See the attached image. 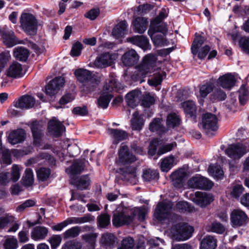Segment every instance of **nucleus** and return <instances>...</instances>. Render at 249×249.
<instances>
[{
	"label": "nucleus",
	"instance_id": "obj_43",
	"mask_svg": "<svg viewBox=\"0 0 249 249\" xmlns=\"http://www.w3.org/2000/svg\"><path fill=\"white\" fill-rule=\"evenodd\" d=\"M14 55L17 59L25 62L29 57V52L23 47L16 48L14 51Z\"/></svg>",
	"mask_w": 249,
	"mask_h": 249
},
{
	"label": "nucleus",
	"instance_id": "obj_24",
	"mask_svg": "<svg viewBox=\"0 0 249 249\" xmlns=\"http://www.w3.org/2000/svg\"><path fill=\"white\" fill-rule=\"evenodd\" d=\"M127 41L136 45L144 50L150 49L148 39L143 36H134L127 38Z\"/></svg>",
	"mask_w": 249,
	"mask_h": 249
},
{
	"label": "nucleus",
	"instance_id": "obj_26",
	"mask_svg": "<svg viewBox=\"0 0 249 249\" xmlns=\"http://www.w3.org/2000/svg\"><path fill=\"white\" fill-rule=\"evenodd\" d=\"M112 63L111 54L109 53H104L99 55L94 61V65L98 68H104L109 66Z\"/></svg>",
	"mask_w": 249,
	"mask_h": 249
},
{
	"label": "nucleus",
	"instance_id": "obj_54",
	"mask_svg": "<svg viewBox=\"0 0 249 249\" xmlns=\"http://www.w3.org/2000/svg\"><path fill=\"white\" fill-rule=\"evenodd\" d=\"M214 85L212 83H206L199 87V93L200 96L205 98L213 89Z\"/></svg>",
	"mask_w": 249,
	"mask_h": 249
},
{
	"label": "nucleus",
	"instance_id": "obj_8",
	"mask_svg": "<svg viewBox=\"0 0 249 249\" xmlns=\"http://www.w3.org/2000/svg\"><path fill=\"white\" fill-rule=\"evenodd\" d=\"M95 217L91 214L89 213L85 214L82 217H71L67 219L66 220L57 224L52 227V229L54 231H60L64 227H65L68 224H82L87 222H91L94 221Z\"/></svg>",
	"mask_w": 249,
	"mask_h": 249
},
{
	"label": "nucleus",
	"instance_id": "obj_57",
	"mask_svg": "<svg viewBox=\"0 0 249 249\" xmlns=\"http://www.w3.org/2000/svg\"><path fill=\"white\" fill-rule=\"evenodd\" d=\"M98 224L100 227L104 228L110 224V216L107 213L100 214L97 217Z\"/></svg>",
	"mask_w": 249,
	"mask_h": 249
},
{
	"label": "nucleus",
	"instance_id": "obj_17",
	"mask_svg": "<svg viewBox=\"0 0 249 249\" xmlns=\"http://www.w3.org/2000/svg\"><path fill=\"white\" fill-rule=\"evenodd\" d=\"M213 200V196L211 194L201 192H196L195 197L193 198V201L201 207H205Z\"/></svg>",
	"mask_w": 249,
	"mask_h": 249
},
{
	"label": "nucleus",
	"instance_id": "obj_29",
	"mask_svg": "<svg viewBox=\"0 0 249 249\" xmlns=\"http://www.w3.org/2000/svg\"><path fill=\"white\" fill-rule=\"evenodd\" d=\"M31 129L34 138V143L35 144H40L42 138L43 136L42 125L37 121H35L31 124Z\"/></svg>",
	"mask_w": 249,
	"mask_h": 249
},
{
	"label": "nucleus",
	"instance_id": "obj_15",
	"mask_svg": "<svg viewBox=\"0 0 249 249\" xmlns=\"http://www.w3.org/2000/svg\"><path fill=\"white\" fill-rule=\"evenodd\" d=\"M119 173L124 177V179L129 183L130 185H134L137 182V178L135 175V168L131 166L120 168ZM126 185H129L128 184Z\"/></svg>",
	"mask_w": 249,
	"mask_h": 249
},
{
	"label": "nucleus",
	"instance_id": "obj_32",
	"mask_svg": "<svg viewBox=\"0 0 249 249\" xmlns=\"http://www.w3.org/2000/svg\"><path fill=\"white\" fill-rule=\"evenodd\" d=\"M48 231V229L45 227L36 226L33 229L31 236L36 241L43 240L47 237Z\"/></svg>",
	"mask_w": 249,
	"mask_h": 249
},
{
	"label": "nucleus",
	"instance_id": "obj_13",
	"mask_svg": "<svg viewBox=\"0 0 249 249\" xmlns=\"http://www.w3.org/2000/svg\"><path fill=\"white\" fill-rule=\"evenodd\" d=\"M48 132L55 137L61 136L65 131V127L56 118L53 117L48 123Z\"/></svg>",
	"mask_w": 249,
	"mask_h": 249
},
{
	"label": "nucleus",
	"instance_id": "obj_1",
	"mask_svg": "<svg viewBox=\"0 0 249 249\" xmlns=\"http://www.w3.org/2000/svg\"><path fill=\"white\" fill-rule=\"evenodd\" d=\"M74 75L77 80L82 84L84 90L87 92L95 90L98 83L90 71L80 68L75 70Z\"/></svg>",
	"mask_w": 249,
	"mask_h": 249
},
{
	"label": "nucleus",
	"instance_id": "obj_22",
	"mask_svg": "<svg viewBox=\"0 0 249 249\" xmlns=\"http://www.w3.org/2000/svg\"><path fill=\"white\" fill-rule=\"evenodd\" d=\"M26 137L25 130L22 128H18L11 132L8 136V141L12 144H16L23 142Z\"/></svg>",
	"mask_w": 249,
	"mask_h": 249
},
{
	"label": "nucleus",
	"instance_id": "obj_47",
	"mask_svg": "<svg viewBox=\"0 0 249 249\" xmlns=\"http://www.w3.org/2000/svg\"><path fill=\"white\" fill-rule=\"evenodd\" d=\"M180 118L175 113H171L167 117L166 124L168 127L174 128L180 124Z\"/></svg>",
	"mask_w": 249,
	"mask_h": 249
},
{
	"label": "nucleus",
	"instance_id": "obj_41",
	"mask_svg": "<svg viewBox=\"0 0 249 249\" xmlns=\"http://www.w3.org/2000/svg\"><path fill=\"white\" fill-rule=\"evenodd\" d=\"M131 124L132 129L133 130L140 131L142 129L144 124V121L138 111H135L133 113V118L131 120Z\"/></svg>",
	"mask_w": 249,
	"mask_h": 249
},
{
	"label": "nucleus",
	"instance_id": "obj_2",
	"mask_svg": "<svg viewBox=\"0 0 249 249\" xmlns=\"http://www.w3.org/2000/svg\"><path fill=\"white\" fill-rule=\"evenodd\" d=\"M193 232V227L185 224L178 223L171 228L170 236L174 240L184 241L189 239Z\"/></svg>",
	"mask_w": 249,
	"mask_h": 249
},
{
	"label": "nucleus",
	"instance_id": "obj_10",
	"mask_svg": "<svg viewBox=\"0 0 249 249\" xmlns=\"http://www.w3.org/2000/svg\"><path fill=\"white\" fill-rule=\"evenodd\" d=\"M246 152V146L241 143L231 144L225 150L228 157L234 160L241 158Z\"/></svg>",
	"mask_w": 249,
	"mask_h": 249
},
{
	"label": "nucleus",
	"instance_id": "obj_44",
	"mask_svg": "<svg viewBox=\"0 0 249 249\" xmlns=\"http://www.w3.org/2000/svg\"><path fill=\"white\" fill-rule=\"evenodd\" d=\"M174 161L175 158L173 155L163 159L160 164L161 171L163 172H168L174 166Z\"/></svg>",
	"mask_w": 249,
	"mask_h": 249
},
{
	"label": "nucleus",
	"instance_id": "obj_51",
	"mask_svg": "<svg viewBox=\"0 0 249 249\" xmlns=\"http://www.w3.org/2000/svg\"><path fill=\"white\" fill-rule=\"evenodd\" d=\"M51 173V170L49 168L41 167L36 171L37 178L39 181H46Z\"/></svg>",
	"mask_w": 249,
	"mask_h": 249
},
{
	"label": "nucleus",
	"instance_id": "obj_53",
	"mask_svg": "<svg viewBox=\"0 0 249 249\" xmlns=\"http://www.w3.org/2000/svg\"><path fill=\"white\" fill-rule=\"evenodd\" d=\"M130 211V215H133V220L135 216H137L138 219L141 222L144 221L146 211L143 208H136L134 210H131Z\"/></svg>",
	"mask_w": 249,
	"mask_h": 249
},
{
	"label": "nucleus",
	"instance_id": "obj_42",
	"mask_svg": "<svg viewBox=\"0 0 249 249\" xmlns=\"http://www.w3.org/2000/svg\"><path fill=\"white\" fill-rule=\"evenodd\" d=\"M165 34L166 33H161L150 36L154 46L162 47L169 44V41L165 37Z\"/></svg>",
	"mask_w": 249,
	"mask_h": 249
},
{
	"label": "nucleus",
	"instance_id": "obj_3",
	"mask_svg": "<svg viewBox=\"0 0 249 249\" xmlns=\"http://www.w3.org/2000/svg\"><path fill=\"white\" fill-rule=\"evenodd\" d=\"M19 22L22 30L27 34L34 36L36 34L38 22L34 15L30 13L23 12Z\"/></svg>",
	"mask_w": 249,
	"mask_h": 249
},
{
	"label": "nucleus",
	"instance_id": "obj_52",
	"mask_svg": "<svg viewBox=\"0 0 249 249\" xmlns=\"http://www.w3.org/2000/svg\"><path fill=\"white\" fill-rule=\"evenodd\" d=\"M116 83L117 82L115 78L113 77L110 78L108 83L107 82L104 85L101 93H104L105 94H111L110 92L117 87Z\"/></svg>",
	"mask_w": 249,
	"mask_h": 249
},
{
	"label": "nucleus",
	"instance_id": "obj_31",
	"mask_svg": "<svg viewBox=\"0 0 249 249\" xmlns=\"http://www.w3.org/2000/svg\"><path fill=\"white\" fill-rule=\"evenodd\" d=\"M85 162L81 159H76L73 161L72 165L66 169V172L70 175H75L80 174L84 169Z\"/></svg>",
	"mask_w": 249,
	"mask_h": 249
},
{
	"label": "nucleus",
	"instance_id": "obj_38",
	"mask_svg": "<svg viewBox=\"0 0 249 249\" xmlns=\"http://www.w3.org/2000/svg\"><path fill=\"white\" fill-rule=\"evenodd\" d=\"M182 106L186 115H189L191 117H196L197 108L195 103L193 101L188 100L184 102L182 104Z\"/></svg>",
	"mask_w": 249,
	"mask_h": 249
},
{
	"label": "nucleus",
	"instance_id": "obj_36",
	"mask_svg": "<svg viewBox=\"0 0 249 249\" xmlns=\"http://www.w3.org/2000/svg\"><path fill=\"white\" fill-rule=\"evenodd\" d=\"M139 94L138 91L132 90L125 95V99L129 107L134 108L138 106L140 102Z\"/></svg>",
	"mask_w": 249,
	"mask_h": 249
},
{
	"label": "nucleus",
	"instance_id": "obj_33",
	"mask_svg": "<svg viewBox=\"0 0 249 249\" xmlns=\"http://www.w3.org/2000/svg\"><path fill=\"white\" fill-rule=\"evenodd\" d=\"M117 242V238L110 233L103 234L101 239L102 244L106 248L110 249L114 248Z\"/></svg>",
	"mask_w": 249,
	"mask_h": 249
},
{
	"label": "nucleus",
	"instance_id": "obj_12",
	"mask_svg": "<svg viewBox=\"0 0 249 249\" xmlns=\"http://www.w3.org/2000/svg\"><path fill=\"white\" fill-rule=\"evenodd\" d=\"M248 216L246 213L240 210H234L231 214V221L233 227H239L245 225Z\"/></svg>",
	"mask_w": 249,
	"mask_h": 249
},
{
	"label": "nucleus",
	"instance_id": "obj_23",
	"mask_svg": "<svg viewBox=\"0 0 249 249\" xmlns=\"http://www.w3.org/2000/svg\"><path fill=\"white\" fill-rule=\"evenodd\" d=\"M166 32L167 29L160 22L159 18H156L151 22L149 29L148 31V34L150 36L156 35V33H166Z\"/></svg>",
	"mask_w": 249,
	"mask_h": 249
},
{
	"label": "nucleus",
	"instance_id": "obj_35",
	"mask_svg": "<svg viewBox=\"0 0 249 249\" xmlns=\"http://www.w3.org/2000/svg\"><path fill=\"white\" fill-rule=\"evenodd\" d=\"M159 177V173L157 170L150 168L143 170L142 178L145 182L156 181L158 180Z\"/></svg>",
	"mask_w": 249,
	"mask_h": 249
},
{
	"label": "nucleus",
	"instance_id": "obj_27",
	"mask_svg": "<svg viewBox=\"0 0 249 249\" xmlns=\"http://www.w3.org/2000/svg\"><path fill=\"white\" fill-rule=\"evenodd\" d=\"M186 176V173L185 171L182 169H178L170 175V178L174 187H181Z\"/></svg>",
	"mask_w": 249,
	"mask_h": 249
},
{
	"label": "nucleus",
	"instance_id": "obj_56",
	"mask_svg": "<svg viewBox=\"0 0 249 249\" xmlns=\"http://www.w3.org/2000/svg\"><path fill=\"white\" fill-rule=\"evenodd\" d=\"M134 245V239L128 237L123 239L121 246L117 249H133Z\"/></svg>",
	"mask_w": 249,
	"mask_h": 249
},
{
	"label": "nucleus",
	"instance_id": "obj_64",
	"mask_svg": "<svg viewBox=\"0 0 249 249\" xmlns=\"http://www.w3.org/2000/svg\"><path fill=\"white\" fill-rule=\"evenodd\" d=\"M80 243L75 240L66 242L63 246L62 249H80L81 248Z\"/></svg>",
	"mask_w": 249,
	"mask_h": 249
},
{
	"label": "nucleus",
	"instance_id": "obj_63",
	"mask_svg": "<svg viewBox=\"0 0 249 249\" xmlns=\"http://www.w3.org/2000/svg\"><path fill=\"white\" fill-rule=\"evenodd\" d=\"M83 49V45L80 42H77L74 44L72 47L71 55L72 56H78L81 54V51Z\"/></svg>",
	"mask_w": 249,
	"mask_h": 249
},
{
	"label": "nucleus",
	"instance_id": "obj_16",
	"mask_svg": "<svg viewBox=\"0 0 249 249\" xmlns=\"http://www.w3.org/2000/svg\"><path fill=\"white\" fill-rule=\"evenodd\" d=\"M120 161L123 164H130L137 160L136 156L131 153L126 145L121 147L119 152Z\"/></svg>",
	"mask_w": 249,
	"mask_h": 249
},
{
	"label": "nucleus",
	"instance_id": "obj_25",
	"mask_svg": "<svg viewBox=\"0 0 249 249\" xmlns=\"http://www.w3.org/2000/svg\"><path fill=\"white\" fill-rule=\"evenodd\" d=\"M236 80L234 75L227 73L220 76L217 79V84L224 89H231L235 84Z\"/></svg>",
	"mask_w": 249,
	"mask_h": 249
},
{
	"label": "nucleus",
	"instance_id": "obj_5",
	"mask_svg": "<svg viewBox=\"0 0 249 249\" xmlns=\"http://www.w3.org/2000/svg\"><path fill=\"white\" fill-rule=\"evenodd\" d=\"M157 57L153 54H148L143 58L142 62L137 67L142 75L153 72L156 67Z\"/></svg>",
	"mask_w": 249,
	"mask_h": 249
},
{
	"label": "nucleus",
	"instance_id": "obj_4",
	"mask_svg": "<svg viewBox=\"0 0 249 249\" xmlns=\"http://www.w3.org/2000/svg\"><path fill=\"white\" fill-rule=\"evenodd\" d=\"M217 122L218 118L215 115L207 112L202 115L201 123L198 124V126L207 135L211 136L213 135L211 131L214 132L218 129Z\"/></svg>",
	"mask_w": 249,
	"mask_h": 249
},
{
	"label": "nucleus",
	"instance_id": "obj_37",
	"mask_svg": "<svg viewBox=\"0 0 249 249\" xmlns=\"http://www.w3.org/2000/svg\"><path fill=\"white\" fill-rule=\"evenodd\" d=\"M216 246L217 240L213 236L207 235L201 240L200 249H215Z\"/></svg>",
	"mask_w": 249,
	"mask_h": 249
},
{
	"label": "nucleus",
	"instance_id": "obj_34",
	"mask_svg": "<svg viewBox=\"0 0 249 249\" xmlns=\"http://www.w3.org/2000/svg\"><path fill=\"white\" fill-rule=\"evenodd\" d=\"M162 120L160 118H154L149 126V129L151 132H157L159 135H161L166 131V129L161 124Z\"/></svg>",
	"mask_w": 249,
	"mask_h": 249
},
{
	"label": "nucleus",
	"instance_id": "obj_30",
	"mask_svg": "<svg viewBox=\"0 0 249 249\" xmlns=\"http://www.w3.org/2000/svg\"><path fill=\"white\" fill-rule=\"evenodd\" d=\"M109 134L113 138L114 144H117L119 142L126 140L128 138V133L124 130L109 128Z\"/></svg>",
	"mask_w": 249,
	"mask_h": 249
},
{
	"label": "nucleus",
	"instance_id": "obj_21",
	"mask_svg": "<svg viewBox=\"0 0 249 249\" xmlns=\"http://www.w3.org/2000/svg\"><path fill=\"white\" fill-rule=\"evenodd\" d=\"M0 34L3 39L4 44L7 47H11L18 43L17 38L12 31L2 29L0 30Z\"/></svg>",
	"mask_w": 249,
	"mask_h": 249
},
{
	"label": "nucleus",
	"instance_id": "obj_6",
	"mask_svg": "<svg viewBox=\"0 0 249 249\" xmlns=\"http://www.w3.org/2000/svg\"><path fill=\"white\" fill-rule=\"evenodd\" d=\"M173 204L171 201H161L158 203L155 209L154 216L159 221L168 218L171 214Z\"/></svg>",
	"mask_w": 249,
	"mask_h": 249
},
{
	"label": "nucleus",
	"instance_id": "obj_19",
	"mask_svg": "<svg viewBox=\"0 0 249 249\" xmlns=\"http://www.w3.org/2000/svg\"><path fill=\"white\" fill-rule=\"evenodd\" d=\"M139 56L134 50L126 52L122 56L121 60L123 64L126 67L134 66L137 63Z\"/></svg>",
	"mask_w": 249,
	"mask_h": 249
},
{
	"label": "nucleus",
	"instance_id": "obj_7",
	"mask_svg": "<svg viewBox=\"0 0 249 249\" xmlns=\"http://www.w3.org/2000/svg\"><path fill=\"white\" fill-rule=\"evenodd\" d=\"M20 177V166L17 164H13L11 172H3L0 173V185H6L10 181L17 182Z\"/></svg>",
	"mask_w": 249,
	"mask_h": 249
},
{
	"label": "nucleus",
	"instance_id": "obj_18",
	"mask_svg": "<svg viewBox=\"0 0 249 249\" xmlns=\"http://www.w3.org/2000/svg\"><path fill=\"white\" fill-rule=\"evenodd\" d=\"M148 23V18L138 17L132 21L133 30L135 33L142 34L147 29Z\"/></svg>",
	"mask_w": 249,
	"mask_h": 249
},
{
	"label": "nucleus",
	"instance_id": "obj_62",
	"mask_svg": "<svg viewBox=\"0 0 249 249\" xmlns=\"http://www.w3.org/2000/svg\"><path fill=\"white\" fill-rule=\"evenodd\" d=\"M5 249H16L18 247V241L14 238H9L5 240L3 244Z\"/></svg>",
	"mask_w": 249,
	"mask_h": 249
},
{
	"label": "nucleus",
	"instance_id": "obj_59",
	"mask_svg": "<svg viewBox=\"0 0 249 249\" xmlns=\"http://www.w3.org/2000/svg\"><path fill=\"white\" fill-rule=\"evenodd\" d=\"M239 45L244 52L249 54V37H241L239 40Z\"/></svg>",
	"mask_w": 249,
	"mask_h": 249
},
{
	"label": "nucleus",
	"instance_id": "obj_49",
	"mask_svg": "<svg viewBox=\"0 0 249 249\" xmlns=\"http://www.w3.org/2000/svg\"><path fill=\"white\" fill-rule=\"evenodd\" d=\"M204 41L205 38L202 36L199 35L196 36L191 46V52L193 55L197 54L198 49L203 45Z\"/></svg>",
	"mask_w": 249,
	"mask_h": 249
},
{
	"label": "nucleus",
	"instance_id": "obj_61",
	"mask_svg": "<svg viewBox=\"0 0 249 249\" xmlns=\"http://www.w3.org/2000/svg\"><path fill=\"white\" fill-rule=\"evenodd\" d=\"M176 146L177 143L176 142L163 145L159 149L157 154L159 156H160L162 154L171 151Z\"/></svg>",
	"mask_w": 249,
	"mask_h": 249
},
{
	"label": "nucleus",
	"instance_id": "obj_58",
	"mask_svg": "<svg viewBox=\"0 0 249 249\" xmlns=\"http://www.w3.org/2000/svg\"><path fill=\"white\" fill-rule=\"evenodd\" d=\"M80 228L79 227H74L67 230L64 233V238L67 239L77 236L80 232Z\"/></svg>",
	"mask_w": 249,
	"mask_h": 249
},
{
	"label": "nucleus",
	"instance_id": "obj_14",
	"mask_svg": "<svg viewBox=\"0 0 249 249\" xmlns=\"http://www.w3.org/2000/svg\"><path fill=\"white\" fill-rule=\"evenodd\" d=\"M188 187H213V182L208 178L196 174L189 179Z\"/></svg>",
	"mask_w": 249,
	"mask_h": 249
},
{
	"label": "nucleus",
	"instance_id": "obj_55",
	"mask_svg": "<svg viewBox=\"0 0 249 249\" xmlns=\"http://www.w3.org/2000/svg\"><path fill=\"white\" fill-rule=\"evenodd\" d=\"M249 91L246 86L243 85L238 90L239 100L240 104L244 105L248 100Z\"/></svg>",
	"mask_w": 249,
	"mask_h": 249
},
{
	"label": "nucleus",
	"instance_id": "obj_9",
	"mask_svg": "<svg viewBox=\"0 0 249 249\" xmlns=\"http://www.w3.org/2000/svg\"><path fill=\"white\" fill-rule=\"evenodd\" d=\"M132 221L133 215H130V211L126 209L121 212H116L113 214L112 223L116 227L128 225Z\"/></svg>",
	"mask_w": 249,
	"mask_h": 249
},
{
	"label": "nucleus",
	"instance_id": "obj_60",
	"mask_svg": "<svg viewBox=\"0 0 249 249\" xmlns=\"http://www.w3.org/2000/svg\"><path fill=\"white\" fill-rule=\"evenodd\" d=\"M162 80V74L160 73H156L154 77L148 80V83L149 85L156 87L161 84Z\"/></svg>",
	"mask_w": 249,
	"mask_h": 249
},
{
	"label": "nucleus",
	"instance_id": "obj_45",
	"mask_svg": "<svg viewBox=\"0 0 249 249\" xmlns=\"http://www.w3.org/2000/svg\"><path fill=\"white\" fill-rule=\"evenodd\" d=\"M112 97L113 96L111 94L101 93L100 96L97 100L98 107L103 109L107 108Z\"/></svg>",
	"mask_w": 249,
	"mask_h": 249
},
{
	"label": "nucleus",
	"instance_id": "obj_50",
	"mask_svg": "<svg viewBox=\"0 0 249 249\" xmlns=\"http://www.w3.org/2000/svg\"><path fill=\"white\" fill-rule=\"evenodd\" d=\"M226 93L220 89H217L210 95V99L212 102L222 101L226 99Z\"/></svg>",
	"mask_w": 249,
	"mask_h": 249
},
{
	"label": "nucleus",
	"instance_id": "obj_46",
	"mask_svg": "<svg viewBox=\"0 0 249 249\" xmlns=\"http://www.w3.org/2000/svg\"><path fill=\"white\" fill-rule=\"evenodd\" d=\"M176 208L179 213H192L196 211L194 206L189 203L184 201L178 202L176 205Z\"/></svg>",
	"mask_w": 249,
	"mask_h": 249
},
{
	"label": "nucleus",
	"instance_id": "obj_11",
	"mask_svg": "<svg viewBox=\"0 0 249 249\" xmlns=\"http://www.w3.org/2000/svg\"><path fill=\"white\" fill-rule=\"evenodd\" d=\"M64 83L65 79L61 77H55L51 80L45 87L46 94L52 96L56 94Z\"/></svg>",
	"mask_w": 249,
	"mask_h": 249
},
{
	"label": "nucleus",
	"instance_id": "obj_28",
	"mask_svg": "<svg viewBox=\"0 0 249 249\" xmlns=\"http://www.w3.org/2000/svg\"><path fill=\"white\" fill-rule=\"evenodd\" d=\"M6 75L8 77L18 78L23 75L22 65L17 62H13L6 71Z\"/></svg>",
	"mask_w": 249,
	"mask_h": 249
},
{
	"label": "nucleus",
	"instance_id": "obj_48",
	"mask_svg": "<svg viewBox=\"0 0 249 249\" xmlns=\"http://www.w3.org/2000/svg\"><path fill=\"white\" fill-rule=\"evenodd\" d=\"M208 171L210 174L215 178L221 179L223 177V171L218 164H211L208 168Z\"/></svg>",
	"mask_w": 249,
	"mask_h": 249
},
{
	"label": "nucleus",
	"instance_id": "obj_39",
	"mask_svg": "<svg viewBox=\"0 0 249 249\" xmlns=\"http://www.w3.org/2000/svg\"><path fill=\"white\" fill-rule=\"evenodd\" d=\"M34 181L33 170L31 168H26L20 180L21 184L24 187H31L34 183Z\"/></svg>",
	"mask_w": 249,
	"mask_h": 249
},
{
	"label": "nucleus",
	"instance_id": "obj_20",
	"mask_svg": "<svg viewBox=\"0 0 249 249\" xmlns=\"http://www.w3.org/2000/svg\"><path fill=\"white\" fill-rule=\"evenodd\" d=\"M14 106L20 109H29L33 107L35 104V99L31 95H25L14 102Z\"/></svg>",
	"mask_w": 249,
	"mask_h": 249
},
{
	"label": "nucleus",
	"instance_id": "obj_40",
	"mask_svg": "<svg viewBox=\"0 0 249 249\" xmlns=\"http://www.w3.org/2000/svg\"><path fill=\"white\" fill-rule=\"evenodd\" d=\"M127 26L128 24L125 20L120 21L113 29L112 35L117 38L122 37L124 35Z\"/></svg>",
	"mask_w": 249,
	"mask_h": 249
}]
</instances>
